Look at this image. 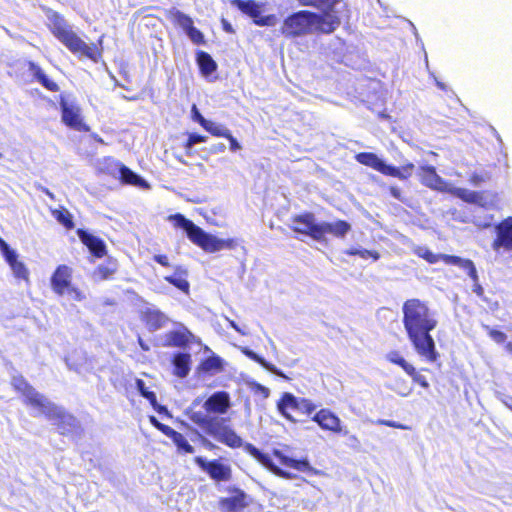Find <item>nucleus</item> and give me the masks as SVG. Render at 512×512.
I'll return each mask as SVG.
<instances>
[{
  "mask_svg": "<svg viewBox=\"0 0 512 512\" xmlns=\"http://www.w3.org/2000/svg\"><path fill=\"white\" fill-rule=\"evenodd\" d=\"M195 400L187 410L189 420L202 432L229 448L242 447L246 453L253 457L263 467L283 479H294L296 476L274 464L271 457L263 453L252 443L243 442L242 438L229 424V417H221L231 407L230 396L226 391H217L209 396L201 408Z\"/></svg>",
  "mask_w": 512,
  "mask_h": 512,
  "instance_id": "nucleus-1",
  "label": "nucleus"
},
{
  "mask_svg": "<svg viewBox=\"0 0 512 512\" xmlns=\"http://www.w3.org/2000/svg\"><path fill=\"white\" fill-rule=\"evenodd\" d=\"M302 6H310L320 13L299 10L288 15L280 27L286 38H297L306 35L332 34L342 23V18H349L350 10L342 0H298Z\"/></svg>",
  "mask_w": 512,
  "mask_h": 512,
  "instance_id": "nucleus-2",
  "label": "nucleus"
},
{
  "mask_svg": "<svg viewBox=\"0 0 512 512\" xmlns=\"http://www.w3.org/2000/svg\"><path fill=\"white\" fill-rule=\"evenodd\" d=\"M402 323L416 353L428 362L439 358L431 332L437 327L435 313L418 298L406 300L402 306Z\"/></svg>",
  "mask_w": 512,
  "mask_h": 512,
  "instance_id": "nucleus-3",
  "label": "nucleus"
},
{
  "mask_svg": "<svg viewBox=\"0 0 512 512\" xmlns=\"http://www.w3.org/2000/svg\"><path fill=\"white\" fill-rule=\"evenodd\" d=\"M42 11L47 16V28L51 34L73 55L79 59L91 60L94 63L101 59L103 52L102 37L98 39L97 43L89 45L73 30L61 13L45 6L42 7Z\"/></svg>",
  "mask_w": 512,
  "mask_h": 512,
  "instance_id": "nucleus-4",
  "label": "nucleus"
},
{
  "mask_svg": "<svg viewBox=\"0 0 512 512\" xmlns=\"http://www.w3.org/2000/svg\"><path fill=\"white\" fill-rule=\"evenodd\" d=\"M42 11L47 16V28L51 34L73 55L79 59L91 60L94 63L101 59L103 52L102 37L98 39L97 43L89 45L73 30L61 13L45 6L42 7Z\"/></svg>",
  "mask_w": 512,
  "mask_h": 512,
  "instance_id": "nucleus-5",
  "label": "nucleus"
},
{
  "mask_svg": "<svg viewBox=\"0 0 512 512\" xmlns=\"http://www.w3.org/2000/svg\"><path fill=\"white\" fill-rule=\"evenodd\" d=\"M169 220L176 228L183 229L188 239L205 252L215 253L223 249L235 247L234 239H219L205 232L201 227L180 213L170 215Z\"/></svg>",
  "mask_w": 512,
  "mask_h": 512,
  "instance_id": "nucleus-6",
  "label": "nucleus"
},
{
  "mask_svg": "<svg viewBox=\"0 0 512 512\" xmlns=\"http://www.w3.org/2000/svg\"><path fill=\"white\" fill-rule=\"evenodd\" d=\"M276 407L285 419L293 423L309 418L316 411V405L310 399L297 397L290 392L281 394Z\"/></svg>",
  "mask_w": 512,
  "mask_h": 512,
  "instance_id": "nucleus-7",
  "label": "nucleus"
},
{
  "mask_svg": "<svg viewBox=\"0 0 512 512\" xmlns=\"http://www.w3.org/2000/svg\"><path fill=\"white\" fill-rule=\"evenodd\" d=\"M355 159L358 163L370 167L385 176L395 177L400 180L410 178L415 168L413 163H406L401 167L386 164L373 152H360L355 155Z\"/></svg>",
  "mask_w": 512,
  "mask_h": 512,
  "instance_id": "nucleus-8",
  "label": "nucleus"
},
{
  "mask_svg": "<svg viewBox=\"0 0 512 512\" xmlns=\"http://www.w3.org/2000/svg\"><path fill=\"white\" fill-rule=\"evenodd\" d=\"M295 234L308 236L316 241H321L322 222H317L314 213L305 211L291 217L289 226Z\"/></svg>",
  "mask_w": 512,
  "mask_h": 512,
  "instance_id": "nucleus-9",
  "label": "nucleus"
},
{
  "mask_svg": "<svg viewBox=\"0 0 512 512\" xmlns=\"http://www.w3.org/2000/svg\"><path fill=\"white\" fill-rule=\"evenodd\" d=\"M72 274V268L68 265H58L50 278L51 288L59 296L74 293L75 298L81 300L83 298L81 291L72 285Z\"/></svg>",
  "mask_w": 512,
  "mask_h": 512,
  "instance_id": "nucleus-10",
  "label": "nucleus"
},
{
  "mask_svg": "<svg viewBox=\"0 0 512 512\" xmlns=\"http://www.w3.org/2000/svg\"><path fill=\"white\" fill-rule=\"evenodd\" d=\"M194 462L216 483L232 480V468L229 464L224 463L222 459L206 460L201 456H197L194 458Z\"/></svg>",
  "mask_w": 512,
  "mask_h": 512,
  "instance_id": "nucleus-11",
  "label": "nucleus"
},
{
  "mask_svg": "<svg viewBox=\"0 0 512 512\" xmlns=\"http://www.w3.org/2000/svg\"><path fill=\"white\" fill-rule=\"evenodd\" d=\"M166 17L174 24L181 27L189 39L196 45L205 44L204 34L194 26L193 19L175 8L166 11Z\"/></svg>",
  "mask_w": 512,
  "mask_h": 512,
  "instance_id": "nucleus-12",
  "label": "nucleus"
},
{
  "mask_svg": "<svg viewBox=\"0 0 512 512\" xmlns=\"http://www.w3.org/2000/svg\"><path fill=\"white\" fill-rule=\"evenodd\" d=\"M166 17L174 24L181 27L189 39L196 45L205 44L204 34L194 26L193 19L175 8L166 11Z\"/></svg>",
  "mask_w": 512,
  "mask_h": 512,
  "instance_id": "nucleus-13",
  "label": "nucleus"
},
{
  "mask_svg": "<svg viewBox=\"0 0 512 512\" xmlns=\"http://www.w3.org/2000/svg\"><path fill=\"white\" fill-rule=\"evenodd\" d=\"M386 360L394 365L399 366L402 368V370L411 377L413 383L419 385L423 389L429 388V382L426 379L424 375L420 373L419 370L416 369V367L409 363L399 351L393 350L386 354L385 356Z\"/></svg>",
  "mask_w": 512,
  "mask_h": 512,
  "instance_id": "nucleus-14",
  "label": "nucleus"
},
{
  "mask_svg": "<svg viewBox=\"0 0 512 512\" xmlns=\"http://www.w3.org/2000/svg\"><path fill=\"white\" fill-rule=\"evenodd\" d=\"M61 120L67 127L79 131L88 132L90 127L81 116V109L77 105H69L64 99L60 101Z\"/></svg>",
  "mask_w": 512,
  "mask_h": 512,
  "instance_id": "nucleus-15",
  "label": "nucleus"
},
{
  "mask_svg": "<svg viewBox=\"0 0 512 512\" xmlns=\"http://www.w3.org/2000/svg\"><path fill=\"white\" fill-rule=\"evenodd\" d=\"M228 492L231 495L220 498L218 502L222 512H241L249 506L248 495L241 488L231 486L228 488Z\"/></svg>",
  "mask_w": 512,
  "mask_h": 512,
  "instance_id": "nucleus-16",
  "label": "nucleus"
},
{
  "mask_svg": "<svg viewBox=\"0 0 512 512\" xmlns=\"http://www.w3.org/2000/svg\"><path fill=\"white\" fill-rule=\"evenodd\" d=\"M196 342L195 335L183 324H178L177 328L168 331L164 336V347L186 348Z\"/></svg>",
  "mask_w": 512,
  "mask_h": 512,
  "instance_id": "nucleus-17",
  "label": "nucleus"
},
{
  "mask_svg": "<svg viewBox=\"0 0 512 512\" xmlns=\"http://www.w3.org/2000/svg\"><path fill=\"white\" fill-rule=\"evenodd\" d=\"M313 414L311 419L317 423L322 430L335 434H348V431L343 430L340 418L330 409L322 408Z\"/></svg>",
  "mask_w": 512,
  "mask_h": 512,
  "instance_id": "nucleus-18",
  "label": "nucleus"
},
{
  "mask_svg": "<svg viewBox=\"0 0 512 512\" xmlns=\"http://www.w3.org/2000/svg\"><path fill=\"white\" fill-rule=\"evenodd\" d=\"M272 455L277 458L281 465L294 469L299 472H304L310 476H318L321 475V471L311 466L309 460L307 458L295 459L285 455L279 449H273Z\"/></svg>",
  "mask_w": 512,
  "mask_h": 512,
  "instance_id": "nucleus-19",
  "label": "nucleus"
},
{
  "mask_svg": "<svg viewBox=\"0 0 512 512\" xmlns=\"http://www.w3.org/2000/svg\"><path fill=\"white\" fill-rule=\"evenodd\" d=\"M47 419L53 421L58 433L63 436L68 435L77 428L75 416L59 406L55 407Z\"/></svg>",
  "mask_w": 512,
  "mask_h": 512,
  "instance_id": "nucleus-20",
  "label": "nucleus"
},
{
  "mask_svg": "<svg viewBox=\"0 0 512 512\" xmlns=\"http://www.w3.org/2000/svg\"><path fill=\"white\" fill-rule=\"evenodd\" d=\"M492 247L496 251L500 248L507 251L512 250V217H508L497 224L496 238L493 240Z\"/></svg>",
  "mask_w": 512,
  "mask_h": 512,
  "instance_id": "nucleus-21",
  "label": "nucleus"
},
{
  "mask_svg": "<svg viewBox=\"0 0 512 512\" xmlns=\"http://www.w3.org/2000/svg\"><path fill=\"white\" fill-rule=\"evenodd\" d=\"M76 234L94 257L103 258L107 255V246L101 238L82 228L77 229Z\"/></svg>",
  "mask_w": 512,
  "mask_h": 512,
  "instance_id": "nucleus-22",
  "label": "nucleus"
},
{
  "mask_svg": "<svg viewBox=\"0 0 512 512\" xmlns=\"http://www.w3.org/2000/svg\"><path fill=\"white\" fill-rule=\"evenodd\" d=\"M419 181L424 186L437 190H445L444 180L437 174L435 167L431 165L421 166L418 170Z\"/></svg>",
  "mask_w": 512,
  "mask_h": 512,
  "instance_id": "nucleus-23",
  "label": "nucleus"
},
{
  "mask_svg": "<svg viewBox=\"0 0 512 512\" xmlns=\"http://www.w3.org/2000/svg\"><path fill=\"white\" fill-rule=\"evenodd\" d=\"M23 402L25 405L39 410L46 418H48L57 406L36 390L26 399H23Z\"/></svg>",
  "mask_w": 512,
  "mask_h": 512,
  "instance_id": "nucleus-24",
  "label": "nucleus"
},
{
  "mask_svg": "<svg viewBox=\"0 0 512 512\" xmlns=\"http://www.w3.org/2000/svg\"><path fill=\"white\" fill-rule=\"evenodd\" d=\"M172 374L177 378H186L191 370L192 359L189 353L177 352L172 356Z\"/></svg>",
  "mask_w": 512,
  "mask_h": 512,
  "instance_id": "nucleus-25",
  "label": "nucleus"
},
{
  "mask_svg": "<svg viewBox=\"0 0 512 512\" xmlns=\"http://www.w3.org/2000/svg\"><path fill=\"white\" fill-rule=\"evenodd\" d=\"M142 321L145 323L149 330L155 331L164 327L168 323L169 319L160 310L147 309L142 314Z\"/></svg>",
  "mask_w": 512,
  "mask_h": 512,
  "instance_id": "nucleus-26",
  "label": "nucleus"
},
{
  "mask_svg": "<svg viewBox=\"0 0 512 512\" xmlns=\"http://www.w3.org/2000/svg\"><path fill=\"white\" fill-rule=\"evenodd\" d=\"M4 259L10 266L15 278L29 282V270L24 262L18 260V255L14 250L6 255Z\"/></svg>",
  "mask_w": 512,
  "mask_h": 512,
  "instance_id": "nucleus-27",
  "label": "nucleus"
},
{
  "mask_svg": "<svg viewBox=\"0 0 512 512\" xmlns=\"http://www.w3.org/2000/svg\"><path fill=\"white\" fill-rule=\"evenodd\" d=\"M187 269L182 266H176L174 268V273L172 275H168L164 277V280L169 284L173 285L180 291L184 293H188L190 289V284L186 279Z\"/></svg>",
  "mask_w": 512,
  "mask_h": 512,
  "instance_id": "nucleus-28",
  "label": "nucleus"
},
{
  "mask_svg": "<svg viewBox=\"0 0 512 512\" xmlns=\"http://www.w3.org/2000/svg\"><path fill=\"white\" fill-rule=\"evenodd\" d=\"M28 68L33 74L34 79H36L45 89L50 92H58L60 90L59 85L55 81L49 79L38 64L30 61L28 62Z\"/></svg>",
  "mask_w": 512,
  "mask_h": 512,
  "instance_id": "nucleus-29",
  "label": "nucleus"
},
{
  "mask_svg": "<svg viewBox=\"0 0 512 512\" xmlns=\"http://www.w3.org/2000/svg\"><path fill=\"white\" fill-rule=\"evenodd\" d=\"M440 261L448 265H457L466 270L471 279L476 278V267L470 259H462L455 255L440 254Z\"/></svg>",
  "mask_w": 512,
  "mask_h": 512,
  "instance_id": "nucleus-30",
  "label": "nucleus"
},
{
  "mask_svg": "<svg viewBox=\"0 0 512 512\" xmlns=\"http://www.w3.org/2000/svg\"><path fill=\"white\" fill-rule=\"evenodd\" d=\"M350 229V224L345 220H337L332 223L322 222L321 241L324 240L327 233H330L336 237H344Z\"/></svg>",
  "mask_w": 512,
  "mask_h": 512,
  "instance_id": "nucleus-31",
  "label": "nucleus"
},
{
  "mask_svg": "<svg viewBox=\"0 0 512 512\" xmlns=\"http://www.w3.org/2000/svg\"><path fill=\"white\" fill-rule=\"evenodd\" d=\"M118 270L116 259L109 257L103 264L98 265L94 270V275L99 280L112 279Z\"/></svg>",
  "mask_w": 512,
  "mask_h": 512,
  "instance_id": "nucleus-32",
  "label": "nucleus"
},
{
  "mask_svg": "<svg viewBox=\"0 0 512 512\" xmlns=\"http://www.w3.org/2000/svg\"><path fill=\"white\" fill-rule=\"evenodd\" d=\"M196 62L202 75L209 76L217 70V63L211 55L205 51H198Z\"/></svg>",
  "mask_w": 512,
  "mask_h": 512,
  "instance_id": "nucleus-33",
  "label": "nucleus"
},
{
  "mask_svg": "<svg viewBox=\"0 0 512 512\" xmlns=\"http://www.w3.org/2000/svg\"><path fill=\"white\" fill-rule=\"evenodd\" d=\"M135 385L140 395L147 399L157 412H167V408L158 404L156 394L153 391L148 390V388L145 386V382L142 379L137 378Z\"/></svg>",
  "mask_w": 512,
  "mask_h": 512,
  "instance_id": "nucleus-34",
  "label": "nucleus"
},
{
  "mask_svg": "<svg viewBox=\"0 0 512 512\" xmlns=\"http://www.w3.org/2000/svg\"><path fill=\"white\" fill-rule=\"evenodd\" d=\"M51 215L66 230L74 229L75 223L73 220V215L70 213V211L66 207L60 206L58 208L52 209Z\"/></svg>",
  "mask_w": 512,
  "mask_h": 512,
  "instance_id": "nucleus-35",
  "label": "nucleus"
},
{
  "mask_svg": "<svg viewBox=\"0 0 512 512\" xmlns=\"http://www.w3.org/2000/svg\"><path fill=\"white\" fill-rule=\"evenodd\" d=\"M223 369V363L220 357L213 355L203 359L198 366L200 372L213 374Z\"/></svg>",
  "mask_w": 512,
  "mask_h": 512,
  "instance_id": "nucleus-36",
  "label": "nucleus"
},
{
  "mask_svg": "<svg viewBox=\"0 0 512 512\" xmlns=\"http://www.w3.org/2000/svg\"><path fill=\"white\" fill-rule=\"evenodd\" d=\"M233 3L240 11L249 15L253 20L261 14L259 5L255 0H234Z\"/></svg>",
  "mask_w": 512,
  "mask_h": 512,
  "instance_id": "nucleus-37",
  "label": "nucleus"
},
{
  "mask_svg": "<svg viewBox=\"0 0 512 512\" xmlns=\"http://www.w3.org/2000/svg\"><path fill=\"white\" fill-rule=\"evenodd\" d=\"M13 389L23 396V399H26L29 395H31L36 389L21 375L16 376L12 380Z\"/></svg>",
  "mask_w": 512,
  "mask_h": 512,
  "instance_id": "nucleus-38",
  "label": "nucleus"
},
{
  "mask_svg": "<svg viewBox=\"0 0 512 512\" xmlns=\"http://www.w3.org/2000/svg\"><path fill=\"white\" fill-rule=\"evenodd\" d=\"M170 439L176 445L178 452L183 454H191L194 452V447L188 442L182 433L175 431Z\"/></svg>",
  "mask_w": 512,
  "mask_h": 512,
  "instance_id": "nucleus-39",
  "label": "nucleus"
},
{
  "mask_svg": "<svg viewBox=\"0 0 512 512\" xmlns=\"http://www.w3.org/2000/svg\"><path fill=\"white\" fill-rule=\"evenodd\" d=\"M413 253L424 259L429 264H435L440 261V254H434L429 248L425 246H416L413 248Z\"/></svg>",
  "mask_w": 512,
  "mask_h": 512,
  "instance_id": "nucleus-40",
  "label": "nucleus"
},
{
  "mask_svg": "<svg viewBox=\"0 0 512 512\" xmlns=\"http://www.w3.org/2000/svg\"><path fill=\"white\" fill-rule=\"evenodd\" d=\"M206 141H207V136L200 135L197 133L188 134L186 141L183 143V148L185 150L186 155L192 156L193 155V151H192L193 146L198 143H204Z\"/></svg>",
  "mask_w": 512,
  "mask_h": 512,
  "instance_id": "nucleus-41",
  "label": "nucleus"
},
{
  "mask_svg": "<svg viewBox=\"0 0 512 512\" xmlns=\"http://www.w3.org/2000/svg\"><path fill=\"white\" fill-rule=\"evenodd\" d=\"M452 194L467 203H476L480 198L478 192L469 191L465 188H455L452 190Z\"/></svg>",
  "mask_w": 512,
  "mask_h": 512,
  "instance_id": "nucleus-42",
  "label": "nucleus"
},
{
  "mask_svg": "<svg viewBox=\"0 0 512 512\" xmlns=\"http://www.w3.org/2000/svg\"><path fill=\"white\" fill-rule=\"evenodd\" d=\"M119 172L120 179L125 184L137 185L141 181V178L125 165H121Z\"/></svg>",
  "mask_w": 512,
  "mask_h": 512,
  "instance_id": "nucleus-43",
  "label": "nucleus"
},
{
  "mask_svg": "<svg viewBox=\"0 0 512 512\" xmlns=\"http://www.w3.org/2000/svg\"><path fill=\"white\" fill-rule=\"evenodd\" d=\"M345 254L350 256H359L362 259L371 258L374 261H377L380 258V254L376 250L350 248L345 251Z\"/></svg>",
  "mask_w": 512,
  "mask_h": 512,
  "instance_id": "nucleus-44",
  "label": "nucleus"
},
{
  "mask_svg": "<svg viewBox=\"0 0 512 512\" xmlns=\"http://www.w3.org/2000/svg\"><path fill=\"white\" fill-rule=\"evenodd\" d=\"M206 127H203L206 131H208L211 135L216 137H224L225 134L229 131L227 128L223 127L222 125L216 124L212 121L207 122L205 124Z\"/></svg>",
  "mask_w": 512,
  "mask_h": 512,
  "instance_id": "nucleus-45",
  "label": "nucleus"
},
{
  "mask_svg": "<svg viewBox=\"0 0 512 512\" xmlns=\"http://www.w3.org/2000/svg\"><path fill=\"white\" fill-rule=\"evenodd\" d=\"M483 328L486 330L487 334L494 342H496L498 344L505 343L507 336L504 332H502L498 329H495V328H491L488 325H483Z\"/></svg>",
  "mask_w": 512,
  "mask_h": 512,
  "instance_id": "nucleus-46",
  "label": "nucleus"
},
{
  "mask_svg": "<svg viewBox=\"0 0 512 512\" xmlns=\"http://www.w3.org/2000/svg\"><path fill=\"white\" fill-rule=\"evenodd\" d=\"M254 23L259 26H274L276 24V17L273 14L266 16L259 14V17L254 20Z\"/></svg>",
  "mask_w": 512,
  "mask_h": 512,
  "instance_id": "nucleus-47",
  "label": "nucleus"
},
{
  "mask_svg": "<svg viewBox=\"0 0 512 512\" xmlns=\"http://www.w3.org/2000/svg\"><path fill=\"white\" fill-rule=\"evenodd\" d=\"M192 118L196 121L201 127H206L208 120L203 117V115L198 111L196 105L192 106Z\"/></svg>",
  "mask_w": 512,
  "mask_h": 512,
  "instance_id": "nucleus-48",
  "label": "nucleus"
},
{
  "mask_svg": "<svg viewBox=\"0 0 512 512\" xmlns=\"http://www.w3.org/2000/svg\"><path fill=\"white\" fill-rule=\"evenodd\" d=\"M223 138H226L229 141L231 151L235 152L241 148L240 144L230 131H228Z\"/></svg>",
  "mask_w": 512,
  "mask_h": 512,
  "instance_id": "nucleus-49",
  "label": "nucleus"
},
{
  "mask_svg": "<svg viewBox=\"0 0 512 512\" xmlns=\"http://www.w3.org/2000/svg\"><path fill=\"white\" fill-rule=\"evenodd\" d=\"M153 260L163 267H170L171 263L169 257L166 254H156L153 256Z\"/></svg>",
  "mask_w": 512,
  "mask_h": 512,
  "instance_id": "nucleus-50",
  "label": "nucleus"
},
{
  "mask_svg": "<svg viewBox=\"0 0 512 512\" xmlns=\"http://www.w3.org/2000/svg\"><path fill=\"white\" fill-rule=\"evenodd\" d=\"M473 281V292L480 298H484V289L479 283L478 274L476 273V278L472 279Z\"/></svg>",
  "mask_w": 512,
  "mask_h": 512,
  "instance_id": "nucleus-51",
  "label": "nucleus"
},
{
  "mask_svg": "<svg viewBox=\"0 0 512 512\" xmlns=\"http://www.w3.org/2000/svg\"><path fill=\"white\" fill-rule=\"evenodd\" d=\"M388 190H389L390 195L393 198H395V199H397L399 201H404V197H403L402 191H401V189L399 187H397V186H390Z\"/></svg>",
  "mask_w": 512,
  "mask_h": 512,
  "instance_id": "nucleus-52",
  "label": "nucleus"
},
{
  "mask_svg": "<svg viewBox=\"0 0 512 512\" xmlns=\"http://www.w3.org/2000/svg\"><path fill=\"white\" fill-rule=\"evenodd\" d=\"M245 354L252 360H254L255 362L261 364L262 366L266 367V361L264 360L263 357L259 356L258 354H256L255 352L253 351H250V350H247L245 352Z\"/></svg>",
  "mask_w": 512,
  "mask_h": 512,
  "instance_id": "nucleus-53",
  "label": "nucleus"
},
{
  "mask_svg": "<svg viewBox=\"0 0 512 512\" xmlns=\"http://www.w3.org/2000/svg\"><path fill=\"white\" fill-rule=\"evenodd\" d=\"M159 431H161L164 435H166L167 437H171L174 432L176 430H174L172 427L166 425V424H163V423H160V425L158 426L157 428Z\"/></svg>",
  "mask_w": 512,
  "mask_h": 512,
  "instance_id": "nucleus-54",
  "label": "nucleus"
},
{
  "mask_svg": "<svg viewBox=\"0 0 512 512\" xmlns=\"http://www.w3.org/2000/svg\"><path fill=\"white\" fill-rule=\"evenodd\" d=\"M0 250H1L3 257H5L6 255H8L9 253H11L13 251V249H11L9 247V245L1 237H0Z\"/></svg>",
  "mask_w": 512,
  "mask_h": 512,
  "instance_id": "nucleus-55",
  "label": "nucleus"
},
{
  "mask_svg": "<svg viewBox=\"0 0 512 512\" xmlns=\"http://www.w3.org/2000/svg\"><path fill=\"white\" fill-rule=\"evenodd\" d=\"M0 250H1L3 257H5L6 255H8L9 253H11L13 251V249H11L9 247V245L1 237H0Z\"/></svg>",
  "mask_w": 512,
  "mask_h": 512,
  "instance_id": "nucleus-56",
  "label": "nucleus"
},
{
  "mask_svg": "<svg viewBox=\"0 0 512 512\" xmlns=\"http://www.w3.org/2000/svg\"><path fill=\"white\" fill-rule=\"evenodd\" d=\"M382 424H384L388 427H392V428H401V429L405 428L403 425L398 424L394 421H390V420L382 421Z\"/></svg>",
  "mask_w": 512,
  "mask_h": 512,
  "instance_id": "nucleus-57",
  "label": "nucleus"
},
{
  "mask_svg": "<svg viewBox=\"0 0 512 512\" xmlns=\"http://www.w3.org/2000/svg\"><path fill=\"white\" fill-rule=\"evenodd\" d=\"M203 445L205 448H207L208 450H213L216 448V445H214L212 442L208 441V440H203Z\"/></svg>",
  "mask_w": 512,
  "mask_h": 512,
  "instance_id": "nucleus-58",
  "label": "nucleus"
},
{
  "mask_svg": "<svg viewBox=\"0 0 512 512\" xmlns=\"http://www.w3.org/2000/svg\"><path fill=\"white\" fill-rule=\"evenodd\" d=\"M149 421L150 423L155 427V428H158V426L160 425L161 422H159L157 420V418L155 416H150L149 417Z\"/></svg>",
  "mask_w": 512,
  "mask_h": 512,
  "instance_id": "nucleus-59",
  "label": "nucleus"
},
{
  "mask_svg": "<svg viewBox=\"0 0 512 512\" xmlns=\"http://www.w3.org/2000/svg\"><path fill=\"white\" fill-rule=\"evenodd\" d=\"M505 349L507 352H509L510 354H512V342H508L505 344Z\"/></svg>",
  "mask_w": 512,
  "mask_h": 512,
  "instance_id": "nucleus-60",
  "label": "nucleus"
},
{
  "mask_svg": "<svg viewBox=\"0 0 512 512\" xmlns=\"http://www.w3.org/2000/svg\"><path fill=\"white\" fill-rule=\"evenodd\" d=\"M93 138L95 139V141H98L100 143H103V140L101 137H99L98 135H93Z\"/></svg>",
  "mask_w": 512,
  "mask_h": 512,
  "instance_id": "nucleus-61",
  "label": "nucleus"
},
{
  "mask_svg": "<svg viewBox=\"0 0 512 512\" xmlns=\"http://www.w3.org/2000/svg\"><path fill=\"white\" fill-rule=\"evenodd\" d=\"M2 157V154L0 153V158Z\"/></svg>",
  "mask_w": 512,
  "mask_h": 512,
  "instance_id": "nucleus-62",
  "label": "nucleus"
}]
</instances>
